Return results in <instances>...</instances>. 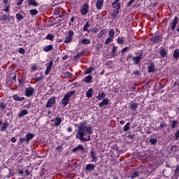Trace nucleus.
<instances>
[{"label":"nucleus","instance_id":"9b49d317","mask_svg":"<svg viewBox=\"0 0 179 179\" xmlns=\"http://www.w3.org/2000/svg\"><path fill=\"white\" fill-rule=\"evenodd\" d=\"M52 65H53V62L50 61L48 66L46 67V70L45 71V75H50V72H51Z\"/></svg>","mask_w":179,"mask_h":179},{"label":"nucleus","instance_id":"ddd939ff","mask_svg":"<svg viewBox=\"0 0 179 179\" xmlns=\"http://www.w3.org/2000/svg\"><path fill=\"white\" fill-rule=\"evenodd\" d=\"M103 3H104V0H96V8L98 10L103 8Z\"/></svg>","mask_w":179,"mask_h":179},{"label":"nucleus","instance_id":"423d86ee","mask_svg":"<svg viewBox=\"0 0 179 179\" xmlns=\"http://www.w3.org/2000/svg\"><path fill=\"white\" fill-rule=\"evenodd\" d=\"M89 12V5L87 3H84L81 6L80 13L83 16Z\"/></svg>","mask_w":179,"mask_h":179},{"label":"nucleus","instance_id":"5fc2aeb1","mask_svg":"<svg viewBox=\"0 0 179 179\" xmlns=\"http://www.w3.org/2000/svg\"><path fill=\"white\" fill-rule=\"evenodd\" d=\"M128 49H129L128 47L124 48L122 50V51H121L122 54H124V52H127V51H128Z\"/></svg>","mask_w":179,"mask_h":179},{"label":"nucleus","instance_id":"6e6552de","mask_svg":"<svg viewBox=\"0 0 179 179\" xmlns=\"http://www.w3.org/2000/svg\"><path fill=\"white\" fill-rule=\"evenodd\" d=\"M178 23V17L177 16H175L174 19L171 22V29L172 31L176 29V27H177Z\"/></svg>","mask_w":179,"mask_h":179},{"label":"nucleus","instance_id":"2f4dec72","mask_svg":"<svg viewBox=\"0 0 179 179\" xmlns=\"http://www.w3.org/2000/svg\"><path fill=\"white\" fill-rule=\"evenodd\" d=\"M174 175L179 177V165L175 166Z\"/></svg>","mask_w":179,"mask_h":179},{"label":"nucleus","instance_id":"c85d7f7f","mask_svg":"<svg viewBox=\"0 0 179 179\" xmlns=\"http://www.w3.org/2000/svg\"><path fill=\"white\" fill-rule=\"evenodd\" d=\"M159 55H161L162 58H164V57L167 55V50H166L165 49H162L159 51Z\"/></svg>","mask_w":179,"mask_h":179},{"label":"nucleus","instance_id":"49530a36","mask_svg":"<svg viewBox=\"0 0 179 179\" xmlns=\"http://www.w3.org/2000/svg\"><path fill=\"white\" fill-rule=\"evenodd\" d=\"M0 108H1V110H5L6 108V104L3 102L0 103Z\"/></svg>","mask_w":179,"mask_h":179},{"label":"nucleus","instance_id":"f704fd0d","mask_svg":"<svg viewBox=\"0 0 179 179\" xmlns=\"http://www.w3.org/2000/svg\"><path fill=\"white\" fill-rule=\"evenodd\" d=\"M54 37H55L54 34H49L46 36V39L47 40H50L51 41H54Z\"/></svg>","mask_w":179,"mask_h":179},{"label":"nucleus","instance_id":"c756f323","mask_svg":"<svg viewBox=\"0 0 179 179\" xmlns=\"http://www.w3.org/2000/svg\"><path fill=\"white\" fill-rule=\"evenodd\" d=\"M107 104H108V99H105L103 100V101L99 103V107H103V106H107Z\"/></svg>","mask_w":179,"mask_h":179},{"label":"nucleus","instance_id":"f8f14e48","mask_svg":"<svg viewBox=\"0 0 179 179\" xmlns=\"http://www.w3.org/2000/svg\"><path fill=\"white\" fill-rule=\"evenodd\" d=\"M96 169V165L93 164H88L86 165L85 171H93Z\"/></svg>","mask_w":179,"mask_h":179},{"label":"nucleus","instance_id":"680f3d73","mask_svg":"<svg viewBox=\"0 0 179 179\" xmlns=\"http://www.w3.org/2000/svg\"><path fill=\"white\" fill-rule=\"evenodd\" d=\"M24 173H25L26 176H30V171H29V170L26 169L24 171Z\"/></svg>","mask_w":179,"mask_h":179},{"label":"nucleus","instance_id":"39448f33","mask_svg":"<svg viewBox=\"0 0 179 179\" xmlns=\"http://www.w3.org/2000/svg\"><path fill=\"white\" fill-rule=\"evenodd\" d=\"M75 33H73V31H68V35L65 38L64 43L66 44H69V43H71L72 41V37H73Z\"/></svg>","mask_w":179,"mask_h":179},{"label":"nucleus","instance_id":"13d9d810","mask_svg":"<svg viewBox=\"0 0 179 179\" xmlns=\"http://www.w3.org/2000/svg\"><path fill=\"white\" fill-rule=\"evenodd\" d=\"M8 171H9V175L6 176V178H10V177L12 174V169H8Z\"/></svg>","mask_w":179,"mask_h":179},{"label":"nucleus","instance_id":"0e129e2a","mask_svg":"<svg viewBox=\"0 0 179 179\" xmlns=\"http://www.w3.org/2000/svg\"><path fill=\"white\" fill-rule=\"evenodd\" d=\"M23 3V0H19V1L17 3V6H20L22 3Z\"/></svg>","mask_w":179,"mask_h":179},{"label":"nucleus","instance_id":"a878e982","mask_svg":"<svg viewBox=\"0 0 179 179\" xmlns=\"http://www.w3.org/2000/svg\"><path fill=\"white\" fill-rule=\"evenodd\" d=\"M43 50L45 52H48V51H51L52 50V45H46Z\"/></svg>","mask_w":179,"mask_h":179},{"label":"nucleus","instance_id":"37998d69","mask_svg":"<svg viewBox=\"0 0 179 179\" xmlns=\"http://www.w3.org/2000/svg\"><path fill=\"white\" fill-rule=\"evenodd\" d=\"M114 39V38H111V37H108L106 41H105V44H110V43H111V41H113V40Z\"/></svg>","mask_w":179,"mask_h":179},{"label":"nucleus","instance_id":"79ce46f5","mask_svg":"<svg viewBox=\"0 0 179 179\" xmlns=\"http://www.w3.org/2000/svg\"><path fill=\"white\" fill-rule=\"evenodd\" d=\"M15 17L19 21L22 20V19L24 18L23 15H20V13H17L16 15H15Z\"/></svg>","mask_w":179,"mask_h":179},{"label":"nucleus","instance_id":"9d476101","mask_svg":"<svg viewBox=\"0 0 179 179\" xmlns=\"http://www.w3.org/2000/svg\"><path fill=\"white\" fill-rule=\"evenodd\" d=\"M97 153L94 152V150L92 149L90 152V157H92V162L96 163L97 162V157H96Z\"/></svg>","mask_w":179,"mask_h":179},{"label":"nucleus","instance_id":"e433bc0d","mask_svg":"<svg viewBox=\"0 0 179 179\" xmlns=\"http://www.w3.org/2000/svg\"><path fill=\"white\" fill-rule=\"evenodd\" d=\"M29 13H30V15H35L38 13V10H37L36 9H32V10H29Z\"/></svg>","mask_w":179,"mask_h":179},{"label":"nucleus","instance_id":"58836bf2","mask_svg":"<svg viewBox=\"0 0 179 179\" xmlns=\"http://www.w3.org/2000/svg\"><path fill=\"white\" fill-rule=\"evenodd\" d=\"M106 30H104V29L101 30V31L99 32V35H98V37H99V38H101V37H103V36H104V34H106Z\"/></svg>","mask_w":179,"mask_h":179},{"label":"nucleus","instance_id":"412c9836","mask_svg":"<svg viewBox=\"0 0 179 179\" xmlns=\"http://www.w3.org/2000/svg\"><path fill=\"white\" fill-rule=\"evenodd\" d=\"M29 5L34 6V8L38 6V3L36 2V0H28Z\"/></svg>","mask_w":179,"mask_h":179},{"label":"nucleus","instance_id":"f257e3e1","mask_svg":"<svg viewBox=\"0 0 179 179\" xmlns=\"http://www.w3.org/2000/svg\"><path fill=\"white\" fill-rule=\"evenodd\" d=\"M77 130L76 138H78L82 142H89L90 141V135H92V127L90 126H86V122H81L78 126Z\"/></svg>","mask_w":179,"mask_h":179},{"label":"nucleus","instance_id":"2eb2a0df","mask_svg":"<svg viewBox=\"0 0 179 179\" xmlns=\"http://www.w3.org/2000/svg\"><path fill=\"white\" fill-rule=\"evenodd\" d=\"M0 20H2L3 22H6V20L10 22V18L9 17V15L3 14L0 17Z\"/></svg>","mask_w":179,"mask_h":179},{"label":"nucleus","instance_id":"4c0bfd02","mask_svg":"<svg viewBox=\"0 0 179 179\" xmlns=\"http://www.w3.org/2000/svg\"><path fill=\"white\" fill-rule=\"evenodd\" d=\"M89 27H90V24H89V22H87L84 25L83 31H87V29H89Z\"/></svg>","mask_w":179,"mask_h":179},{"label":"nucleus","instance_id":"b1692460","mask_svg":"<svg viewBox=\"0 0 179 179\" xmlns=\"http://www.w3.org/2000/svg\"><path fill=\"white\" fill-rule=\"evenodd\" d=\"M148 69L149 73H151L152 72H155V71H156V69H155V64H151L150 65H149L148 67Z\"/></svg>","mask_w":179,"mask_h":179},{"label":"nucleus","instance_id":"3c124183","mask_svg":"<svg viewBox=\"0 0 179 179\" xmlns=\"http://www.w3.org/2000/svg\"><path fill=\"white\" fill-rule=\"evenodd\" d=\"M178 138H179V129L175 134V139H176V141H178Z\"/></svg>","mask_w":179,"mask_h":179},{"label":"nucleus","instance_id":"bf43d9fd","mask_svg":"<svg viewBox=\"0 0 179 179\" xmlns=\"http://www.w3.org/2000/svg\"><path fill=\"white\" fill-rule=\"evenodd\" d=\"M134 75H139V73H141V71H139L138 70H136L133 72Z\"/></svg>","mask_w":179,"mask_h":179},{"label":"nucleus","instance_id":"603ef678","mask_svg":"<svg viewBox=\"0 0 179 179\" xmlns=\"http://www.w3.org/2000/svg\"><path fill=\"white\" fill-rule=\"evenodd\" d=\"M43 79V75H41L40 77H35V81L36 82H40Z\"/></svg>","mask_w":179,"mask_h":179},{"label":"nucleus","instance_id":"052dcab7","mask_svg":"<svg viewBox=\"0 0 179 179\" xmlns=\"http://www.w3.org/2000/svg\"><path fill=\"white\" fill-rule=\"evenodd\" d=\"M26 141H27V138H20V142L21 143H23V142H26Z\"/></svg>","mask_w":179,"mask_h":179},{"label":"nucleus","instance_id":"a211bd4d","mask_svg":"<svg viewBox=\"0 0 179 179\" xmlns=\"http://www.w3.org/2000/svg\"><path fill=\"white\" fill-rule=\"evenodd\" d=\"M13 100H15V101H23L24 100V97H21L17 94H15L13 96Z\"/></svg>","mask_w":179,"mask_h":179},{"label":"nucleus","instance_id":"bb28decb","mask_svg":"<svg viewBox=\"0 0 179 179\" xmlns=\"http://www.w3.org/2000/svg\"><path fill=\"white\" fill-rule=\"evenodd\" d=\"M92 93H93V89H92V88L89 89L87 91L86 96H87V99H90L92 97Z\"/></svg>","mask_w":179,"mask_h":179},{"label":"nucleus","instance_id":"864d4df0","mask_svg":"<svg viewBox=\"0 0 179 179\" xmlns=\"http://www.w3.org/2000/svg\"><path fill=\"white\" fill-rule=\"evenodd\" d=\"M135 2V0H130L129 2L127 3V6L129 8L130 6H132V3Z\"/></svg>","mask_w":179,"mask_h":179},{"label":"nucleus","instance_id":"5701e85b","mask_svg":"<svg viewBox=\"0 0 179 179\" xmlns=\"http://www.w3.org/2000/svg\"><path fill=\"white\" fill-rule=\"evenodd\" d=\"M92 79H93V77H92V76H87L85 78L84 82L85 83L90 84L92 83Z\"/></svg>","mask_w":179,"mask_h":179},{"label":"nucleus","instance_id":"8fccbe9b","mask_svg":"<svg viewBox=\"0 0 179 179\" xmlns=\"http://www.w3.org/2000/svg\"><path fill=\"white\" fill-rule=\"evenodd\" d=\"M56 150H57V152H62V150H64V148L61 145H58L56 148Z\"/></svg>","mask_w":179,"mask_h":179},{"label":"nucleus","instance_id":"72a5a7b5","mask_svg":"<svg viewBox=\"0 0 179 179\" xmlns=\"http://www.w3.org/2000/svg\"><path fill=\"white\" fill-rule=\"evenodd\" d=\"M130 125H131V123L127 122V123L126 124V125L124 127L123 131H124V132H127V131H129V126H130Z\"/></svg>","mask_w":179,"mask_h":179},{"label":"nucleus","instance_id":"dca6fc26","mask_svg":"<svg viewBox=\"0 0 179 179\" xmlns=\"http://www.w3.org/2000/svg\"><path fill=\"white\" fill-rule=\"evenodd\" d=\"M26 138H27L26 142H27V143H29V142H30V141H31V139H33V138H34V134L28 133L26 135Z\"/></svg>","mask_w":179,"mask_h":179},{"label":"nucleus","instance_id":"aec40b11","mask_svg":"<svg viewBox=\"0 0 179 179\" xmlns=\"http://www.w3.org/2000/svg\"><path fill=\"white\" fill-rule=\"evenodd\" d=\"M142 59V56H136L133 57V61L136 65H138L139 64V61Z\"/></svg>","mask_w":179,"mask_h":179},{"label":"nucleus","instance_id":"c9c22d12","mask_svg":"<svg viewBox=\"0 0 179 179\" xmlns=\"http://www.w3.org/2000/svg\"><path fill=\"white\" fill-rule=\"evenodd\" d=\"M115 31L113 29H110L109 34H108L109 37H110V38H114V34H115Z\"/></svg>","mask_w":179,"mask_h":179},{"label":"nucleus","instance_id":"4468645a","mask_svg":"<svg viewBox=\"0 0 179 179\" xmlns=\"http://www.w3.org/2000/svg\"><path fill=\"white\" fill-rule=\"evenodd\" d=\"M29 114V111L27 110L23 109L18 113V117L22 118V117H24V115H27Z\"/></svg>","mask_w":179,"mask_h":179},{"label":"nucleus","instance_id":"774afa93","mask_svg":"<svg viewBox=\"0 0 179 179\" xmlns=\"http://www.w3.org/2000/svg\"><path fill=\"white\" fill-rule=\"evenodd\" d=\"M164 127H166V124L164 122H162L159 127V128H163Z\"/></svg>","mask_w":179,"mask_h":179},{"label":"nucleus","instance_id":"1a4fd4ad","mask_svg":"<svg viewBox=\"0 0 179 179\" xmlns=\"http://www.w3.org/2000/svg\"><path fill=\"white\" fill-rule=\"evenodd\" d=\"M52 122H53L54 127H59V125H61V122H62V118L57 116L52 120Z\"/></svg>","mask_w":179,"mask_h":179},{"label":"nucleus","instance_id":"0eeeda50","mask_svg":"<svg viewBox=\"0 0 179 179\" xmlns=\"http://www.w3.org/2000/svg\"><path fill=\"white\" fill-rule=\"evenodd\" d=\"M34 94V88L30 87L25 90V96L27 97H31Z\"/></svg>","mask_w":179,"mask_h":179},{"label":"nucleus","instance_id":"393cba45","mask_svg":"<svg viewBox=\"0 0 179 179\" xmlns=\"http://www.w3.org/2000/svg\"><path fill=\"white\" fill-rule=\"evenodd\" d=\"M106 97V94L104 92H99L98 96H96L97 100H101Z\"/></svg>","mask_w":179,"mask_h":179},{"label":"nucleus","instance_id":"69168bd1","mask_svg":"<svg viewBox=\"0 0 179 179\" xmlns=\"http://www.w3.org/2000/svg\"><path fill=\"white\" fill-rule=\"evenodd\" d=\"M31 69H33V71H37V69H38V67H37V66L34 65L31 67Z\"/></svg>","mask_w":179,"mask_h":179},{"label":"nucleus","instance_id":"7c9ffc66","mask_svg":"<svg viewBox=\"0 0 179 179\" xmlns=\"http://www.w3.org/2000/svg\"><path fill=\"white\" fill-rule=\"evenodd\" d=\"M173 57V58H175V59H178V58H179V50L178 49H176L174 50Z\"/></svg>","mask_w":179,"mask_h":179},{"label":"nucleus","instance_id":"cd10ccee","mask_svg":"<svg viewBox=\"0 0 179 179\" xmlns=\"http://www.w3.org/2000/svg\"><path fill=\"white\" fill-rule=\"evenodd\" d=\"M8 125H9V123L8 122L2 123L1 128V131L3 132V131H6V129L8 128Z\"/></svg>","mask_w":179,"mask_h":179},{"label":"nucleus","instance_id":"6ab92c4d","mask_svg":"<svg viewBox=\"0 0 179 179\" xmlns=\"http://www.w3.org/2000/svg\"><path fill=\"white\" fill-rule=\"evenodd\" d=\"M113 8L116 9V13H120V9H121V5L120 3H116L114 5H112Z\"/></svg>","mask_w":179,"mask_h":179},{"label":"nucleus","instance_id":"6e6d98bb","mask_svg":"<svg viewBox=\"0 0 179 179\" xmlns=\"http://www.w3.org/2000/svg\"><path fill=\"white\" fill-rule=\"evenodd\" d=\"M171 150V152H176V150H177V145L172 146Z\"/></svg>","mask_w":179,"mask_h":179},{"label":"nucleus","instance_id":"338daca9","mask_svg":"<svg viewBox=\"0 0 179 179\" xmlns=\"http://www.w3.org/2000/svg\"><path fill=\"white\" fill-rule=\"evenodd\" d=\"M4 12H9V6H7L6 8L3 9Z\"/></svg>","mask_w":179,"mask_h":179},{"label":"nucleus","instance_id":"f3484780","mask_svg":"<svg viewBox=\"0 0 179 179\" xmlns=\"http://www.w3.org/2000/svg\"><path fill=\"white\" fill-rule=\"evenodd\" d=\"M138 103H134V102H131L130 103V109L133 111H136V108H138Z\"/></svg>","mask_w":179,"mask_h":179},{"label":"nucleus","instance_id":"4be33fe9","mask_svg":"<svg viewBox=\"0 0 179 179\" xmlns=\"http://www.w3.org/2000/svg\"><path fill=\"white\" fill-rule=\"evenodd\" d=\"M91 41L90 39L87 38H83L80 42L79 43L80 44H90Z\"/></svg>","mask_w":179,"mask_h":179},{"label":"nucleus","instance_id":"473e14b6","mask_svg":"<svg viewBox=\"0 0 179 179\" xmlns=\"http://www.w3.org/2000/svg\"><path fill=\"white\" fill-rule=\"evenodd\" d=\"M152 41H154V43H159V41H160V36L157 35L154 36L152 38Z\"/></svg>","mask_w":179,"mask_h":179},{"label":"nucleus","instance_id":"a18cd8bd","mask_svg":"<svg viewBox=\"0 0 179 179\" xmlns=\"http://www.w3.org/2000/svg\"><path fill=\"white\" fill-rule=\"evenodd\" d=\"M124 37H119L118 38H117V43H118V44H124Z\"/></svg>","mask_w":179,"mask_h":179},{"label":"nucleus","instance_id":"de8ad7c7","mask_svg":"<svg viewBox=\"0 0 179 179\" xmlns=\"http://www.w3.org/2000/svg\"><path fill=\"white\" fill-rule=\"evenodd\" d=\"M157 142V139L156 138H151L150 140V143H151V145H156Z\"/></svg>","mask_w":179,"mask_h":179},{"label":"nucleus","instance_id":"20e7f679","mask_svg":"<svg viewBox=\"0 0 179 179\" xmlns=\"http://www.w3.org/2000/svg\"><path fill=\"white\" fill-rule=\"evenodd\" d=\"M56 99L57 98L55 96H52V97L49 98V99L48 100V101L45 104V108H50L52 107V105L55 104Z\"/></svg>","mask_w":179,"mask_h":179},{"label":"nucleus","instance_id":"f03ea898","mask_svg":"<svg viewBox=\"0 0 179 179\" xmlns=\"http://www.w3.org/2000/svg\"><path fill=\"white\" fill-rule=\"evenodd\" d=\"M76 93L75 91H70L68 92L66 94H64L62 100V104L64 106V107H66L68 106V103H69V100H71V96H73Z\"/></svg>","mask_w":179,"mask_h":179},{"label":"nucleus","instance_id":"09e8293b","mask_svg":"<svg viewBox=\"0 0 179 179\" xmlns=\"http://www.w3.org/2000/svg\"><path fill=\"white\" fill-rule=\"evenodd\" d=\"M138 175L139 173L138 172H134L133 175L131 176V178L132 179L136 178V177H138Z\"/></svg>","mask_w":179,"mask_h":179},{"label":"nucleus","instance_id":"e2e57ef3","mask_svg":"<svg viewBox=\"0 0 179 179\" xmlns=\"http://www.w3.org/2000/svg\"><path fill=\"white\" fill-rule=\"evenodd\" d=\"M112 51H113V53L115 54V51H117V47L113 46V48H112Z\"/></svg>","mask_w":179,"mask_h":179},{"label":"nucleus","instance_id":"ea45409f","mask_svg":"<svg viewBox=\"0 0 179 179\" xmlns=\"http://www.w3.org/2000/svg\"><path fill=\"white\" fill-rule=\"evenodd\" d=\"M84 54H85V51H82L81 52L77 54V55L74 57L75 59H78V58H80V57H82Z\"/></svg>","mask_w":179,"mask_h":179},{"label":"nucleus","instance_id":"7ed1b4c3","mask_svg":"<svg viewBox=\"0 0 179 179\" xmlns=\"http://www.w3.org/2000/svg\"><path fill=\"white\" fill-rule=\"evenodd\" d=\"M76 152H81V153H86V148L83 145H78L76 148L72 149L73 153H76Z\"/></svg>","mask_w":179,"mask_h":179},{"label":"nucleus","instance_id":"4d7b16f0","mask_svg":"<svg viewBox=\"0 0 179 179\" xmlns=\"http://www.w3.org/2000/svg\"><path fill=\"white\" fill-rule=\"evenodd\" d=\"M18 52H20V54H23L24 52V49H23V48H20Z\"/></svg>","mask_w":179,"mask_h":179},{"label":"nucleus","instance_id":"a19ab883","mask_svg":"<svg viewBox=\"0 0 179 179\" xmlns=\"http://www.w3.org/2000/svg\"><path fill=\"white\" fill-rule=\"evenodd\" d=\"M92 71H94V68L93 67H90V69H87L86 71H85V75H87L89 73H92Z\"/></svg>","mask_w":179,"mask_h":179},{"label":"nucleus","instance_id":"c03bdc74","mask_svg":"<svg viewBox=\"0 0 179 179\" xmlns=\"http://www.w3.org/2000/svg\"><path fill=\"white\" fill-rule=\"evenodd\" d=\"M176 125H177V120H172L171 121V129H174V128H176Z\"/></svg>","mask_w":179,"mask_h":179}]
</instances>
